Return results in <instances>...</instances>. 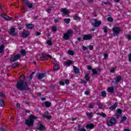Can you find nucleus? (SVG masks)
I'll return each instance as SVG.
<instances>
[{"label":"nucleus","mask_w":131,"mask_h":131,"mask_svg":"<svg viewBox=\"0 0 131 131\" xmlns=\"http://www.w3.org/2000/svg\"><path fill=\"white\" fill-rule=\"evenodd\" d=\"M103 5H108L109 6H111V3L108 1L107 2H102Z\"/></svg>","instance_id":"f704fd0d"},{"label":"nucleus","mask_w":131,"mask_h":131,"mask_svg":"<svg viewBox=\"0 0 131 131\" xmlns=\"http://www.w3.org/2000/svg\"><path fill=\"white\" fill-rule=\"evenodd\" d=\"M107 28H107L106 26H103V30L105 33H107V32H108Z\"/></svg>","instance_id":"c9c22d12"},{"label":"nucleus","mask_w":131,"mask_h":131,"mask_svg":"<svg viewBox=\"0 0 131 131\" xmlns=\"http://www.w3.org/2000/svg\"><path fill=\"white\" fill-rule=\"evenodd\" d=\"M126 37L128 40H131V34H127Z\"/></svg>","instance_id":"4c0bfd02"},{"label":"nucleus","mask_w":131,"mask_h":131,"mask_svg":"<svg viewBox=\"0 0 131 131\" xmlns=\"http://www.w3.org/2000/svg\"><path fill=\"white\" fill-rule=\"evenodd\" d=\"M37 118V117L34 116V115H31L29 117V120H26L25 123L29 126H32L34 124V120Z\"/></svg>","instance_id":"f03ea898"},{"label":"nucleus","mask_w":131,"mask_h":131,"mask_svg":"<svg viewBox=\"0 0 131 131\" xmlns=\"http://www.w3.org/2000/svg\"><path fill=\"white\" fill-rule=\"evenodd\" d=\"M107 90L110 93H113L114 92V89L113 87H110L107 89Z\"/></svg>","instance_id":"c756f323"},{"label":"nucleus","mask_w":131,"mask_h":131,"mask_svg":"<svg viewBox=\"0 0 131 131\" xmlns=\"http://www.w3.org/2000/svg\"><path fill=\"white\" fill-rule=\"evenodd\" d=\"M47 54L42 53L40 57V61H47Z\"/></svg>","instance_id":"ddd939ff"},{"label":"nucleus","mask_w":131,"mask_h":131,"mask_svg":"<svg viewBox=\"0 0 131 131\" xmlns=\"http://www.w3.org/2000/svg\"><path fill=\"white\" fill-rule=\"evenodd\" d=\"M21 79L19 78V81H17L16 84V89L19 90V91H29L30 88L28 86V83L27 82L25 81V77L20 76Z\"/></svg>","instance_id":"f257e3e1"},{"label":"nucleus","mask_w":131,"mask_h":131,"mask_svg":"<svg viewBox=\"0 0 131 131\" xmlns=\"http://www.w3.org/2000/svg\"><path fill=\"white\" fill-rule=\"evenodd\" d=\"M82 49L83 51H86V49L88 48L85 46H83Z\"/></svg>","instance_id":"bf43d9fd"},{"label":"nucleus","mask_w":131,"mask_h":131,"mask_svg":"<svg viewBox=\"0 0 131 131\" xmlns=\"http://www.w3.org/2000/svg\"><path fill=\"white\" fill-rule=\"evenodd\" d=\"M87 69L88 70H92L93 69V68H92V66H87Z\"/></svg>","instance_id":"603ef678"},{"label":"nucleus","mask_w":131,"mask_h":131,"mask_svg":"<svg viewBox=\"0 0 131 131\" xmlns=\"http://www.w3.org/2000/svg\"><path fill=\"white\" fill-rule=\"evenodd\" d=\"M11 67L12 68H16V67H18V64L17 63H13L12 64Z\"/></svg>","instance_id":"37998d69"},{"label":"nucleus","mask_w":131,"mask_h":131,"mask_svg":"<svg viewBox=\"0 0 131 131\" xmlns=\"http://www.w3.org/2000/svg\"><path fill=\"white\" fill-rule=\"evenodd\" d=\"M47 45H48V46H52V41H51L50 40H49L47 41Z\"/></svg>","instance_id":"a18cd8bd"},{"label":"nucleus","mask_w":131,"mask_h":131,"mask_svg":"<svg viewBox=\"0 0 131 131\" xmlns=\"http://www.w3.org/2000/svg\"><path fill=\"white\" fill-rule=\"evenodd\" d=\"M45 105L46 106V107H47V108H49V107H51V102H50L49 101H46L45 103Z\"/></svg>","instance_id":"393cba45"},{"label":"nucleus","mask_w":131,"mask_h":131,"mask_svg":"<svg viewBox=\"0 0 131 131\" xmlns=\"http://www.w3.org/2000/svg\"><path fill=\"white\" fill-rule=\"evenodd\" d=\"M104 58L106 59L108 57V54H105L104 55Z\"/></svg>","instance_id":"338daca9"},{"label":"nucleus","mask_w":131,"mask_h":131,"mask_svg":"<svg viewBox=\"0 0 131 131\" xmlns=\"http://www.w3.org/2000/svg\"><path fill=\"white\" fill-rule=\"evenodd\" d=\"M89 49L90 51H93V50H94V46H93V45H91L89 47Z\"/></svg>","instance_id":"de8ad7c7"},{"label":"nucleus","mask_w":131,"mask_h":131,"mask_svg":"<svg viewBox=\"0 0 131 131\" xmlns=\"http://www.w3.org/2000/svg\"><path fill=\"white\" fill-rule=\"evenodd\" d=\"M26 26L28 29H32L34 27V25L31 24H27Z\"/></svg>","instance_id":"aec40b11"},{"label":"nucleus","mask_w":131,"mask_h":131,"mask_svg":"<svg viewBox=\"0 0 131 131\" xmlns=\"http://www.w3.org/2000/svg\"><path fill=\"white\" fill-rule=\"evenodd\" d=\"M113 31L114 34H116V35H117V34H119V32H120L121 30H120V28L119 27H115L113 29Z\"/></svg>","instance_id":"9d476101"},{"label":"nucleus","mask_w":131,"mask_h":131,"mask_svg":"<svg viewBox=\"0 0 131 131\" xmlns=\"http://www.w3.org/2000/svg\"><path fill=\"white\" fill-rule=\"evenodd\" d=\"M94 22L92 23V25L93 27H99L102 24V21H98L96 18L94 19Z\"/></svg>","instance_id":"39448f33"},{"label":"nucleus","mask_w":131,"mask_h":131,"mask_svg":"<svg viewBox=\"0 0 131 131\" xmlns=\"http://www.w3.org/2000/svg\"><path fill=\"white\" fill-rule=\"evenodd\" d=\"M42 117L43 118H46L47 119H51V118H52V116L43 115Z\"/></svg>","instance_id":"b1692460"},{"label":"nucleus","mask_w":131,"mask_h":131,"mask_svg":"<svg viewBox=\"0 0 131 131\" xmlns=\"http://www.w3.org/2000/svg\"><path fill=\"white\" fill-rule=\"evenodd\" d=\"M78 127L79 131H86V130L84 128H80V125H78Z\"/></svg>","instance_id":"e433bc0d"},{"label":"nucleus","mask_w":131,"mask_h":131,"mask_svg":"<svg viewBox=\"0 0 131 131\" xmlns=\"http://www.w3.org/2000/svg\"><path fill=\"white\" fill-rule=\"evenodd\" d=\"M118 104V103L117 102H115L113 105L110 107V110H115V109H116V107H117Z\"/></svg>","instance_id":"a211bd4d"},{"label":"nucleus","mask_w":131,"mask_h":131,"mask_svg":"<svg viewBox=\"0 0 131 131\" xmlns=\"http://www.w3.org/2000/svg\"><path fill=\"white\" fill-rule=\"evenodd\" d=\"M61 12L64 14V16H67L69 14V11L66 8H61Z\"/></svg>","instance_id":"9b49d317"},{"label":"nucleus","mask_w":131,"mask_h":131,"mask_svg":"<svg viewBox=\"0 0 131 131\" xmlns=\"http://www.w3.org/2000/svg\"><path fill=\"white\" fill-rule=\"evenodd\" d=\"M121 113H122V111L120 109L117 110V113L116 114V117L117 119H118L119 117H120L121 116Z\"/></svg>","instance_id":"f8f14e48"},{"label":"nucleus","mask_w":131,"mask_h":131,"mask_svg":"<svg viewBox=\"0 0 131 131\" xmlns=\"http://www.w3.org/2000/svg\"><path fill=\"white\" fill-rule=\"evenodd\" d=\"M73 34V31L68 30L66 33L63 34V38L65 40H68L70 38V36Z\"/></svg>","instance_id":"7ed1b4c3"},{"label":"nucleus","mask_w":131,"mask_h":131,"mask_svg":"<svg viewBox=\"0 0 131 131\" xmlns=\"http://www.w3.org/2000/svg\"><path fill=\"white\" fill-rule=\"evenodd\" d=\"M124 131H130V129H124Z\"/></svg>","instance_id":"774afa93"},{"label":"nucleus","mask_w":131,"mask_h":131,"mask_svg":"<svg viewBox=\"0 0 131 131\" xmlns=\"http://www.w3.org/2000/svg\"><path fill=\"white\" fill-rule=\"evenodd\" d=\"M46 11L48 14H50V13L52 12V9H51V8H48Z\"/></svg>","instance_id":"09e8293b"},{"label":"nucleus","mask_w":131,"mask_h":131,"mask_svg":"<svg viewBox=\"0 0 131 131\" xmlns=\"http://www.w3.org/2000/svg\"><path fill=\"white\" fill-rule=\"evenodd\" d=\"M59 84L60 85H65V83H64V82L62 81H60L59 82Z\"/></svg>","instance_id":"864d4df0"},{"label":"nucleus","mask_w":131,"mask_h":131,"mask_svg":"<svg viewBox=\"0 0 131 131\" xmlns=\"http://www.w3.org/2000/svg\"><path fill=\"white\" fill-rule=\"evenodd\" d=\"M68 53L69 55H71V56H73V55H74V52L72 50H69Z\"/></svg>","instance_id":"7c9ffc66"},{"label":"nucleus","mask_w":131,"mask_h":131,"mask_svg":"<svg viewBox=\"0 0 131 131\" xmlns=\"http://www.w3.org/2000/svg\"><path fill=\"white\" fill-rule=\"evenodd\" d=\"M27 6H28V7L29 9H31V8H32V7H33V4L30 3V2H29L28 3Z\"/></svg>","instance_id":"473e14b6"},{"label":"nucleus","mask_w":131,"mask_h":131,"mask_svg":"<svg viewBox=\"0 0 131 131\" xmlns=\"http://www.w3.org/2000/svg\"><path fill=\"white\" fill-rule=\"evenodd\" d=\"M52 31H53V32H56V31L58 30V29H57V27H53L52 28Z\"/></svg>","instance_id":"58836bf2"},{"label":"nucleus","mask_w":131,"mask_h":131,"mask_svg":"<svg viewBox=\"0 0 131 131\" xmlns=\"http://www.w3.org/2000/svg\"><path fill=\"white\" fill-rule=\"evenodd\" d=\"M0 131H6V129L4 128H0Z\"/></svg>","instance_id":"69168bd1"},{"label":"nucleus","mask_w":131,"mask_h":131,"mask_svg":"<svg viewBox=\"0 0 131 131\" xmlns=\"http://www.w3.org/2000/svg\"><path fill=\"white\" fill-rule=\"evenodd\" d=\"M107 21H109V22H113V18L111 17H107Z\"/></svg>","instance_id":"ea45409f"},{"label":"nucleus","mask_w":131,"mask_h":131,"mask_svg":"<svg viewBox=\"0 0 131 131\" xmlns=\"http://www.w3.org/2000/svg\"><path fill=\"white\" fill-rule=\"evenodd\" d=\"M126 119H127V118H126V117L123 116V117L122 118L121 120H120V122L122 123L124 121H125V120H126Z\"/></svg>","instance_id":"2f4dec72"},{"label":"nucleus","mask_w":131,"mask_h":131,"mask_svg":"<svg viewBox=\"0 0 131 131\" xmlns=\"http://www.w3.org/2000/svg\"><path fill=\"white\" fill-rule=\"evenodd\" d=\"M113 124H116V120L114 118H112L110 120L107 121V125L108 126H112Z\"/></svg>","instance_id":"20e7f679"},{"label":"nucleus","mask_w":131,"mask_h":131,"mask_svg":"<svg viewBox=\"0 0 131 131\" xmlns=\"http://www.w3.org/2000/svg\"><path fill=\"white\" fill-rule=\"evenodd\" d=\"M41 35V33H40V32H36V35L39 36V35Z\"/></svg>","instance_id":"052dcab7"},{"label":"nucleus","mask_w":131,"mask_h":131,"mask_svg":"<svg viewBox=\"0 0 131 131\" xmlns=\"http://www.w3.org/2000/svg\"><path fill=\"white\" fill-rule=\"evenodd\" d=\"M36 76L37 79L40 80V79H42L43 77H46V73H37Z\"/></svg>","instance_id":"1a4fd4ad"},{"label":"nucleus","mask_w":131,"mask_h":131,"mask_svg":"<svg viewBox=\"0 0 131 131\" xmlns=\"http://www.w3.org/2000/svg\"><path fill=\"white\" fill-rule=\"evenodd\" d=\"M95 127V125H94L93 124H88L86 125V128H91V129H93Z\"/></svg>","instance_id":"412c9836"},{"label":"nucleus","mask_w":131,"mask_h":131,"mask_svg":"<svg viewBox=\"0 0 131 131\" xmlns=\"http://www.w3.org/2000/svg\"><path fill=\"white\" fill-rule=\"evenodd\" d=\"M46 58H47V59H48V58H51L52 56L50 54H46Z\"/></svg>","instance_id":"6e6d98bb"},{"label":"nucleus","mask_w":131,"mask_h":131,"mask_svg":"<svg viewBox=\"0 0 131 131\" xmlns=\"http://www.w3.org/2000/svg\"><path fill=\"white\" fill-rule=\"evenodd\" d=\"M72 63H73V61L72 60H69L68 61H64L63 64L64 66L66 65L67 66L69 67L70 65H71V64H72Z\"/></svg>","instance_id":"6ab92c4d"},{"label":"nucleus","mask_w":131,"mask_h":131,"mask_svg":"<svg viewBox=\"0 0 131 131\" xmlns=\"http://www.w3.org/2000/svg\"><path fill=\"white\" fill-rule=\"evenodd\" d=\"M23 2L24 3V4H25V5H27L28 4V3H29L28 2V0H23Z\"/></svg>","instance_id":"49530a36"},{"label":"nucleus","mask_w":131,"mask_h":131,"mask_svg":"<svg viewBox=\"0 0 131 131\" xmlns=\"http://www.w3.org/2000/svg\"><path fill=\"white\" fill-rule=\"evenodd\" d=\"M21 55H23L24 56V55H26V51L24 50H21Z\"/></svg>","instance_id":"c03bdc74"},{"label":"nucleus","mask_w":131,"mask_h":131,"mask_svg":"<svg viewBox=\"0 0 131 131\" xmlns=\"http://www.w3.org/2000/svg\"><path fill=\"white\" fill-rule=\"evenodd\" d=\"M10 32L11 35H13V36H16L17 35V33L15 32V28H11L10 29Z\"/></svg>","instance_id":"dca6fc26"},{"label":"nucleus","mask_w":131,"mask_h":131,"mask_svg":"<svg viewBox=\"0 0 131 131\" xmlns=\"http://www.w3.org/2000/svg\"><path fill=\"white\" fill-rule=\"evenodd\" d=\"M84 94L85 95H89V94H90V92L89 91H85Z\"/></svg>","instance_id":"680f3d73"},{"label":"nucleus","mask_w":131,"mask_h":131,"mask_svg":"<svg viewBox=\"0 0 131 131\" xmlns=\"http://www.w3.org/2000/svg\"><path fill=\"white\" fill-rule=\"evenodd\" d=\"M92 38H93L92 34L83 35V40H90Z\"/></svg>","instance_id":"0eeeda50"},{"label":"nucleus","mask_w":131,"mask_h":131,"mask_svg":"<svg viewBox=\"0 0 131 131\" xmlns=\"http://www.w3.org/2000/svg\"><path fill=\"white\" fill-rule=\"evenodd\" d=\"M53 69L54 70H58V69H59V65L57 64L54 66Z\"/></svg>","instance_id":"a19ab883"},{"label":"nucleus","mask_w":131,"mask_h":131,"mask_svg":"<svg viewBox=\"0 0 131 131\" xmlns=\"http://www.w3.org/2000/svg\"><path fill=\"white\" fill-rule=\"evenodd\" d=\"M93 74L96 75L98 74V72L97 71V70L96 69H93L92 70Z\"/></svg>","instance_id":"79ce46f5"},{"label":"nucleus","mask_w":131,"mask_h":131,"mask_svg":"<svg viewBox=\"0 0 131 131\" xmlns=\"http://www.w3.org/2000/svg\"><path fill=\"white\" fill-rule=\"evenodd\" d=\"M81 83H86V81L84 80H81Z\"/></svg>","instance_id":"13d9d810"},{"label":"nucleus","mask_w":131,"mask_h":131,"mask_svg":"<svg viewBox=\"0 0 131 131\" xmlns=\"http://www.w3.org/2000/svg\"><path fill=\"white\" fill-rule=\"evenodd\" d=\"M99 115H100L101 116H102V117H106V114L104 113H100L99 114Z\"/></svg>","instance_id":"8fccbe9b"},{"label":"nucleus","mask_w":131,"mask_h":131,"mask_svg":"<svg viewBox=\"0 0 131 131\" xmlns=\"http://www.w3.org/2000/svg\"><path fill=\"white\" fill-rule=\"evenodd\" d=\"M115 79V83L116 84H117L118 83H119V82H120V80H121L122 79V78L121 76H118L116 77Z\"/></svg>","instance_id":"4468645a"},{"label":"nucleus","mask_w":131,"mask_h":131,"mask_svg":"<svg viewBox=\"0 0 131 131\" xmlns=\"http://www.w3.org/2000/svg\"><path fill=\"white\" fill-rule=\"evenodd\" d=\"M0 106L1 107H4V106H5V101H4V100H0Z\"/></svg>","instance_id":"c85d7f7f"},{"label":"nucleus","mask_w":131,"mask_h":131,"mask_svg":"<svg viewBox=\"0 0 131 131\" xmlns=\"http://www.w3.org/2000/svg\"><path fill=\"white\" fill-rule=\"evenodd\" d=\"M80 18L79 16H76L74 17V20H79Z\"/></svg>","instance_id":"3c124183"},{"label":"nucleus","mask_w":131,"mask_h":131,"mask_svg":"<svg viewBox=\"0 0 131 131\" xmlns=\"http://www.w3.org/2000/svg\"><path fill=\"white\" fill-rule=\"evenodd\" d=\"M84 78L86 81H90V79H91V78H90V74L89 73L85 74Z\"/></svg>","instance_id":"4be33fe9"},{"label":"nucleus","mask_w":131,"mask_h":131,"mask_svg":"<svg viewBox=\"0 0 131 131\" xmlns=\"http://www.w3.org/2000/svg\"><path fill=\"white\" fill-rule=\"evenodd\" d=\"M28 35H29V33H28V32H23L21 36L22 37H24L25 38H26V37H27Z\"/></svg>","instance_id":"5701e85b"},{"label":"nucleus","mask_w":131,"mask_h":131,"mask_svg":"<svg viewBox=\"0 0 131 131\" xmlns=\"http://www.w3.org/2000/svg\"><path fill=\"white\" fill-rule=\"evenodd\" d=\"M89 108H94V106H93V105H92V104H90V105H89Z\"/></svg>","instance_id":"0e129e2a"},{"label":"nucleus","mask_w":131,"mask_h":131,"mask_svg":"<svg viewBox=\"0 0 131 131\" xmlns=\"http://www.w3.org/2000/svg\"><path fill=\"white\" fill-rule=\"evenodd\" d=\"M86 115L88 118H92V117H93V113H88Z\"/></svg>","instance_id":"72a5a7b5"},{"label":"nucleus","mask_w":131,"mask_h":131,"mask_svg":"<svg viewBox=\"0 0 131 131\" xmlns=\"http://www.w3.org/2000/svg\"><path fill=\"white\" fill-rule=\"evenodd\" d=\"M65 83L66 84H69L70 83L69 80H66Z\"/></svg>","instance_id":"4d7b16f0"},{"label":"nucleus","mask_w":131,"mask_h":131,"mask_svg":"<svg viewBox=\"0 0 131 131\" xmlns=\"http://www.w3.org/2000/svg\"><path fill=\"white\" fill-rule=\"evenodd\" d=\"M129 62H131V54H129L128 56Z\"/></svg>","instance_id":"5fc2aeb1"},{"label":"nucleus","mask_w":131,"mask_h":131,"mask_svg":"<svg viewBox=\"0 0 131 131\" xmlns=\"http://www.w3.org/2000/svg\"><path fill=\"white\" fill-rule=\"evenodd\" d=\"M64 23L67 24H69L70 23V18H65L63 19Z\"/></svg>","instance_id":"bb28decb"},{"label":"nucleus","mask_w":131,"mask_h":131,"mask_svg":"<svg viewBox=\"0 0 131 131\" xmlns=\"http://www.w3.org/2000/svg\"><path fill=\"white\" fill-rule=\"evenodd\" d=\"M1 17L5 20H12V19H13L12 17H11L6 14H1Z\"/></svg>","instance_id":"2eb2a0df"},{"label":"nucleus","mask_w":131,"mask_h":131,"mask_svg":"<svg viewBox=\"0 0 131 131\" xmlns=\"http://www.w3.org/2000/svg\"><path fill=\"white\" fill-rule=\"evenodd\" d=\"M4 49H5V46H4V45H2L0 46V54H2V53H3Z\"/></svg>","instance_id":"a878e982"},{"label":"nucleus","mask_w":131,"mask_h":131,"mask_svg":"<svg viewBox=\"0 0 131 131\" xmlns=\"http://www.w3.org/2000/svg\"><path fill=\"white\" fill-rule=\"evenodd\" d=\"M101 96L103 97L104 98H106V96L107 95V93L105 91H102L101 92Z\"/></svg>","instance_id":"cd10ccee"},{"label":"nucleus","mask_w":131,"mask_h":131,"mask_svg":"<svg viewBox=\"0 0 131 131\" xmlns=\"http://www.w3.org/2000/svg\"><path fill=\"white\" fill-rule=\"evenodd\" d=\"M20 58H21V55H20V54H17L14 56V57H11L10 60L11 62H15V61H17V60H19Z\"/></svg>","instance_id":"423d86ee"},{"label":"nucleus","mask_w":131,"mask_h":131,"mask_svg":"<svg viewBox=\"0 0 131 131\" xmlns=\"http://www.w3.org/2000/svg\"><path fill=\"white\" fill-rule=\"evenodd\" d=\"M73 69L75 72V74H78V75H80L79 69L77 68L76 67H74Z\"/></svg>","instance_id":"f3484780"},{"label":"nucleus","mask_w":131,"mask_h":131,"mask_svg":"<svg viewBox=\"0 0 131 131\" xmlns=\"http://www.w3.org/2000/svg\"><path fill=\"white\" fill-rule=\"evenodd\" d=\"M32 77H33V76L32 75H30L29 77V79H32Z\"/></svg>","instance_id":"e2e57ef3"},{"label":"nucleus","mask_w":131,"mask_h":131,"mask_svg":"<svg viewBox=\"0 0 131 131\" xmlns=\"http://www.w3.org/2000/svg\"><path fill=\"white\" fill-rule=\"evenodd\" d=\"M37 129H38L39 130H46V127L42 125V124L39 122L37 125Z\"/></svg>","instance_id":"6e6552de"}]
</instances>
